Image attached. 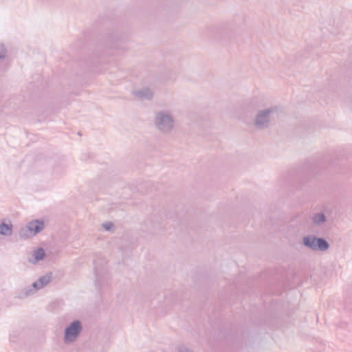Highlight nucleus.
<instances>
[{"mask_svg":"<svg viewBox=\"0 0 352 352\" xmlns=\"http://www.w3.org/2000/svg\"><path fill=\"white\" fill-rule=\"evenodd\" d=\"M82 331V325L80 320H76L72 322L64 331V342L65 344L74 342Z\"/></svg>","mask_w":352,"mask_h":352,"instance_id":"4","label":"nucleus"},{"mask_svg":"<svg viewBox=\"0 0 352 352\" xmlns=\"http://www.w3.org/2000/svg\"><path fill=\"white\" fill-rule=\"evenodd\" d=\"M94 270H95L96 276V278H97L98 277V270H97V267H96V263H95Z\"/></svg>","mask_w":352,"mask_h":352,"instance_id":"14","label":"nucleus"},{"mask_svg":"<svg viewBox=\"0 0 352 352\" xmlns=\"http://www.w3.org/2000/svg\"><path fill=\"white\" fill-rule=\"evenodd\" d=\"M134 96L142 99L150 100L153 98V92L149 88H143L140 90L133 91Z\"/></svg>","mask_w":352,"mask_h":352,"instance_id":"7","label":"nucleus"},{"mask_svg":"<svg viewBox=\"0 0 352 352\" xmlns=\"http://www.w3.org/2000/svg\"><path fill=\"white\" fill-rule=\"evenodd\" d=\"M12 223H6L5 222H2L0 224V234L4 236H10L12 234Z\"/></svg>","mask_w":352,"mask_h":352,"instance_id":"9","label":"nucleus"},{"mask_svg":"<svg viewBox=\"0 0 352 352\" xmlns=\"http://www.w3.org/2000/svg\"><path fill=\"white\" fill-rule=\"evenodd\" d=\"M102 227L107 231H111L114 228V225L111 222H106L102 224Z\"/></svg>","mask_w":352,"mask_h":352,"instance_id":"12","label":"nucleus"},{"mask_svg":"<svg viewBox=\"0 0 352 352\" xmlns=\"http://www.w3.org/2000/svg\"><path fill=\"white\" fill-rule=\"evenodd\" d=\"M278 107L276 106L259 110L254 119V125L258 129H265L278 116Z\"/></svg>","mask_w":352,"mask_h":352,"instance_id":"2","label":"nucleus"},{"mask_svg":"<svg viewBox=\"0 0 352 352\" xmlns=\"http://www.w3.org/2000/svg\"><path fill=\"white\" fill-rule=\"evenodd\" d=\"M153 121L155 129L164 135L170 134L175 126V119L167 110L157 111Z\"/></svg>","mask_w":352,"mask_h":352,"instance_id":"1","label":"nucleus"},{"mask_svg":"<svg viewBox=\"0 0 352 352\" xmlns=\"http://www.w3.org/2000/svg\"><path fill=\"white\" fill-rule=\"evenodd\" d=\"M52 272L47 273L41 276L36 281L34 282L32 285L35 291H37L46 286L52 280Z\"/></svg>","mask_w":352,"mask_h":352,"instance_id":"5","label":"nucleus"},{"mask_svg":"<svg viewBox=\"0 0 352 352\" xmlns=\"http://www.w3.org/2000/svg\"><path fill=\"white\" fill-rule=\"evenodd\" d=\"M32 256L34 260L29 259V261L32 263H36L37 262L43 260L45 256V252L43 248H40L34 251Z\"/></svg>","mask_w":352,"mask_h":352,"instance_id":"8","label":"nucleus"},{"mask_svg":"<svg viewBox=\"0 0 352 352\" xmlns=\"http://www.w3.org/2000/svg\"><path fill=\"white\" fill-rule=\"evenodd\" d=\"M178 350L179 352H191V351H190L188 348L184 346H179Z\"/></svg>","mask_w":352,"mask_h":352,"instance_id":"13","label":"nucleus"},{"mask_svg":"<svg viewBox=\"0 0 352 352\" xmlns=\"http://www.w3.org/2000/svg\"><path fill=\"white\" fill-rule=\"evenodd\" d=\"M27 228L28 230L36 234L44 228V223L42 221L34 220L28 223Z\"/></svg>","mask_w":352,"mask_h":352,"instance_id":"6","label":"nucleus"},{"mask_svg":"<svg viewBox=\"0 0 352 352\" xmlns=\"http://www.w3.org/2000/svg\"><path fill=\"white\" fill-rule=\"evenodd\" d=\"M302 245L314 251H326L329 244L326 239L314 235H307L302 238Z\"/></svg>","mask_w":352,"mask_h":352,"instance_id":"3","label":"nucleus"},{"mask_svg":"<svg viewBox=\"0 0 352 352\" xmlns=\"http://www.w3.org/2000/svg\"><path fill=\"white\" fill-rule=\"evenodd\" d=\"M326 221V216L323 212H318L313 215L312 222L315 226H321Z\"/></svg>","mask_w":352,"mask_h":352,"instance_id":"10","label":"nucleus"},{"mask_svg":"<svg viewBox=\"0 0 352 352\" xmlns=\"http://www.w3.org/2000/svg\"><path fill=\"white\" fill-rule=\"evenodd\" d=\"M6 48L3 44L0 45V60L3 59L6 55Z\"/></svg>","mask_w":352,"mask_h":352,"instance_id":"11","label":"nucleus"}]
</instances>
